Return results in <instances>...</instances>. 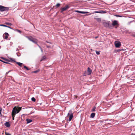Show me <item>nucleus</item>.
<instances>
[{"label": "nucleus", "instance_id": "4468645a", "mask_svg": "<svg viewBox=\"0 0 135 135\" xmlns=\"http://www.w3.org/2000/svg\"><path fill=\"white\" fill-rule=\"evenodd\" d=\"M94 18L98 22H100L101 21V19L100 18H96L95 17Z\"/></svg>", "mask_w": 135, "mask_h": 135}, {"label": "nucleus", "instance_id": "f3484780", "mask_svg": "<svg viewBox=\"0 0 135 135\" xmlns=\"http://www.w3.org/2000/svg\"><path fill=\"white\" fill-rule=\"evenodd\" d=\"M96 108V106H94L91 110L92 112H95V111Z\"/></svg>", "mask_w": 135, "mask_h": 135}, {"label": "nucleus", "instance_id": "6ab92c4d", "mask_svg": "<svg viewBox=\"0 0 135 135\" xmlns=\"http://www.w3.org/2000/svg\"><path fill=\"white\" fill-rule=\"evenodd\" d=\"M46 56H44L42 57L40 61H42V60H43L45 59H46Z\"/></svg>", "mask_w": 135, "mask_h": 135}, {"label": "nucleus", "instance_id": "412c9836", "mask_svg": "<svg viewBox=\"0 0 135 135\" xmlns=\"http://www.w3.org/2000/svg\"><path fill=\"white\" fill-rule=\"evenodd\" d=\"M5 24L7 25H11L12 24L11 23H8V22H6L5 23Z\"/></svg>", "mask_w": 135, "mask_h": 135}, {"label": "nucleus", "instance_id": "4c0bfd02", "mask_svg": "<svg viewBox=\"0 0 135 135\" xmlns=\"http://www.w3.org/2000/svg\"><path fill=\"white\" fill-rule=\"evenodd\" d=\"M47 47H48V48H49V46H47Z\"/></svg>", "mask_w": 135, "mask_h": 135}, {"label": "nucleus", "instance_id": "ddd939ff", "mask_svg": "<svg viewBox=\"0 0 135 135\" xmlns=\"http://www.w3.org/2000/svg\"><path fill=\"white\" fill-rule=\"evenodd\" d=\"M16 63L20 67H22V66H23V64L22 63L20 62H16Z\"/></svg>", "mask_w": 135, "mask_h": 135}, {"label": "nucleus", "instance_id": "0eeeda50", "mask_svg": "<svg viewBox=\"0 0 135 135\" xmlns=\"http://www.w3.org/2000/svg\"><path fill=\"white\" fill-rule=\"evenodd\" d=\"M68 115L69 117V120L70 121L71 120L73 117V114L72 113L71 114L68 113Z\"/></svg>", "mask_w": 135, "mask_h": 135}, {"label": "nucleus", "instance_id": "473e14b6", "mask_svg": "<svg viewBox=\"0 0 135 135\" xmlns=\"http://www.w3.org/2000/svg\"><path fill=\"white\" fill-rule=\"evenodd\" d=\"M6 135H10V134L8 133H7L6 132H5Z\"/></svg>", "mask_w": 135, "mask_h": 135}, {"label": "nucleus", "instance_id": "c756f323", "mask_svg": "<svg viewBox=\"0 0 135 135\" xmlns=\"http://www.w3.org/2000/svg\"><path fill=\"white\" fill-rule=\"evenodd\" d=\"M2 110V108L1 107H0V114L1 115H2L1 112Z\"/></svg>", "mask_w": 135, "mask_h": 135}, {"label": "nucleus", "instance_id": "cd10ccee", "mask_svg": "<svg viewBox=\"0 0 135 135\" xmlns=\"http://www.w3.org/2000/svg\"><path fill=\"white\" fill-rule=\"evenodd\" d=\"M60 6V4H59V3H57V4H56V6L57 7H59Z\"/></svg>", "mask_w": 135, "mask_h": 135}, {"label": "nucleus", "instance_id": "7ed1b4c3", "mask_svg": "<svg viewBox=\"0 0 135 135\" xmlns=\"http://www.w3.org/2000/svg\"><path fill=\"white\" fill-rule=\"evenodd\" d=\"M115 46L117 48H119L121 45V44L120 42L115 41Z\"/></svg>", "mask_w": 135, "mask_h": 135}, {"label": "nucleus", "instance_id": "c9c22d12", "mask_svg": "<svg viewBox=\"0 0 135 135\" xmlns=\"http://www.w3.org/2000/svg\"><path fill=\"white\" fill-rule=\"evenodd\" d=\"M38 72L37 71H34V72H33V73H37V72Z\"/></svg>", "mask_w": 135, "mask_h": 135}, {"label": "nucleus", "instance_id": "c85d7f7f", "mask_svg": "<svg viewBox=\"0 0 135 135\" xmlns=\"http://www.w3.org/2000/svg\"><path fill=\"white\" fill-rule=\"evenodd\" d=\"M132 36L135 37V33H133L131 35Z\"/></svg>", "mask_w": 135, "mask_h": 135}, {"label": "nucleus", "instance_id": "2f4dec72", "mask_svg": "<svg viewBox=\"0 0 135 135\" xmlns=\"http://www.w3.org/2000/svg\"><path fill=\"white\" fill-rule=\"evenodd\" d=\"M75 12H78V13H81V11H76Z\"/></svg>", "mask_w": 135, "mask_h": 135}, {"label": "nucleus", "instance_id": "423d86ee", "mask_svg": "<svg viewBox=\"0 0 135 135\" xmlns=\"http://www.w3.org/2000/svg\"><path fill=\"white\" fill-rule=\"evenodd\" d=\"M69 8V5H67L65 7L63 8H62L61 9V12L62 13L64 11L66 10Z\"/></svg>", "mask_w": 135, "mask_h": 135}, {"label": "nucleus", "instance_id": "5701e85b", "mask_svg": "<svg viewBox=\"0 0 135 135\" xmlns=\"http://www.w3.org/2000/svg\"><path fill=\"white\" fill-rule=\"evenodd\" d=\"M12 119L13 120H14V117L15 116V115L14 114H12Z\"/></svg>", "mask_w": 135, "mask_h": 135}, {"label": "nucleus", "instance_id": "7c9ffc66", "mask_svg": "<svg viewBox=\"0 0 135 135\" xmlns=\"http://www.w3.org/2000/svg\"><path fill=\"white\" fill-rule=\"evenodd\" d=\"M0 61H2V62H3L4 63H6V64H7V63H8V62H6L5 61H3L2 60H0Z\"/></svg>", "mask_w": 135, "mask_h": 135}, {"label": "nucleus", "instance_id": "6e6552de", "mask_svg": "<svg viewBox=\"0 0 135 135\" xmlns=\"http://www.w3.org/2000/svg\"><path fill=\"white\" fill-rule=\"evenodd\" d=\"M9 34L7 32L5 33L3 35V37L4 39H7Z\"/></svg>", "mask_w": 135, "mask_h": 135}, {"label": "nucleus", "instance_id": "e433bc0d", "mask_svg": "<svg viewBox=\"0 0 135 135\" xmlns=\"http://www.w3.org/2000/svg\"><path fill=\"white\" fill-rule=\"evenodd\" d=\"M98 37V36H96L95 37V38L96 39Z\"/></svg>", "mask_w": 135, "mask_h": 135}, {"label": "nucleus", "instance_id": "ea45409f", "mask_svg": "<svg viewBox=\"0 0 135 135\" xmlns=\"http://www.w3.org/2000/svg\"><path fill=\"white\" fill-rule=\"evenodd\" d=\"M8 72H7V73H8Z\"/></svg>", "mask_w": 135, "mask_h": 135}, {"label": "nucleus", "instance_id": "bb28decb", "mask_svg": "<svg viewBox=\"0 0 135 135\" xmlns=\"http://www.w3.org/2000/svg\"><path fill=\"white\" fill-rule=\"evenodd\" d=\"M99 52L100 51H95L96 54L98 55H99L100 54V53Z\"/></svg>", "mask_w": 135, "mask_h": 135}, {"label": "nucleus", "instance_id": "a211bd4d", "mask_svg": "<svg viewBox=\"0 0 135 135\" xmlns=\"http://www.w3.org/2000/svg\"><path fill=\"white\" fill-rule=\"evenodd\" d=\"M2 59L5 61H9V60L6 59L2 57L1 58Z\"/></svg>", "mask_w": 135, "mask_h": 135}, {"label": "nucleus", "instance_id": "f8f14e48", "mask_svg": "<svg viewBox=\"0 0 135 135\" xmlns=\"http://www.w3.org/2000/svg\"><path fill=\"white\" fill-rule=\"evenodd\" d=\"M26 120L27 121V123H29L32 122V120L30 119H26Z\"/></svg>", "mask_w": 135, "mask_h": 135}, {"label": "nucleus", "instance_id": "58836bf2", "mask_svg": "<svg viewBox=\"0 0 135 135\" xmlns=\"http://www.w3.org/2000/svg\"><path fill=\"white\" fill-rule=\"evenodd\" d=\"M75 96V97H76H76H77V96Z\"/></svg>", "mask_w": 135, "mask_h": 135}, {"label": "nucleus", "instance_id": "aec40b11", "mask_svg": "<svg viewBox=\"0 0 135 135\" xmlns=\"http://www.w3.org/2000/svg\"><path fill=\"white\" fill-rule=\"evenodd\" d=\"M24 68L25 69H26L27 70H30V69H29L28 67H27L26 66H24Z\"/></svg>", "mask_w": 135, "mask_h": 135}, {"label": "nucleus", "instance_id": "2eb2a0df", "mask_svg": "<svg viewBox=\"0 0 135 135\" xmlns=\"http://www.w3.org/2000/svg\"><path fill=\"white\" fill-rule=\"evenodd\" d=\"M95 113H92L91 114L90 117L92 118H93L95 115Z\"/></svg>", "mask_w": 135, "mask_h": 135}, {"label": "nucleus", "instance_id": "1a4fd4ad", "mask_svg": "<svg viewBox=\"0 0 135 135\" xmlns=\"http://www.w3.org/2000/svg\"><path fill=\"white\" fill-rule=\"evenodd\" d=\"M86 72L87 73V74H88V75H89L91 74L92 71L89 68H88L87 71Z\"/></svg>", "mask_w": 135, "mask_h": 135}, {"label": "nucleus", "instance_id": "9d476101", "mask_svg": "<svg viewBox=\"0 0 135 135\" xmlns=\"http://www.w3.org/2000/svg\"><path fill=\"white\" fill-rule=\"evenodd\" d=\"M95 13H106V12L105 11H95Z\"/></svg>", "mask_w": 135, "mask_h": 135}, {"label": "nucleus", "instance_id": "393cba45", "mask_svg": "<svg viewBox=\"0 0 135 135\" xmlns=\"http://www.w3.org/2000/svg\"><path fill=\"white\" fill-rule=\"evenodd\" d=\"M15 30L17 32H19L20 33H21V31L20 30H19L18 29H16Z\"/></svg>", "mask_w": 135, "mask_h": 135}, {"label": "nucleus", "instance_id": "20e7f679", "mask_svg": "<svg viewBox=\"0 0 135 135\" xmlns=\"http://www.w3.org/2000/svg\"><path fill=\"white\" fill-rule=\"evenodd\" d=\"M8 8L2 6H0V11H3L8 10Z\"/></svg>", "mask_w": 135, "mask_h": 135}, {"label": "nucleus", "instance_id": "a878e982", "mask_svg": "<svg viewBox=\"0 0 135 135\" xmlns=\"http://www.w3.org/2000/svg\"><path fill=\"white\" fill-rule=\"evenodd\" d=\"M108 27H109L110 28H111V27H112V25H111L109 24L108 23Z\"/></svg>", "mask_w": 135, "mask_h": 135}, {"label": "nucleus", "instance_id": "72a5a7b5", "mask_svg": "<svg viewBox=\"0 0 135 135\" xmlns=\"http://www.w3.org/2000/svg\"><path fill=\"white\" fill-rule=\"evenodd\" d=\"M86 13L85 12H84L81 11V13L84 14V13Z\"/></svg>", "mask_w": 135, "mask_h": 135}, {"label": "nucleus", "instance_id": "4be33fe9", "mask_svg": "<svg viewBox=\"0 0 135 135\" xmlns=\"http://www.w3.org/2000/svg\"><path fill=\"white\" fill-rule=\"evenodd\" d=\"M87 72L86 71H85L83 74V76H85L87 75H88L87 74Z\"/></svg>", "mask_w": 135, "mask_h": 135}, {"label": "nucleus", "instance_id": "f704fd0d", "mask_svg": "<svg viewBox=\"0 0 135 135\" xmlns=\"http://www.w3.org/2000/svg\"><path fill=\"white\" fill-rule=\"evenodd\" d=\"M11 60L12 61H14L13 60V59H12V58H11Z\"/></svg>", "mask_w": 135, "mask_h": 135}, {"label": "nucleus", "instance_id": "dca6fc26", "mask_svg": "<svg viewBox=\"0 0 135 135\" xmlns=\"http://www.w3.org/2000/svg\"><path fill=\"white\" fill-rule=\"evenodd\" d=\"M0 26L8 27L9 28H11L10 27L3 24L0 25Z\"/></svg>", "mask_w": 135, "mask_h": 135}, {"label": "nucleus", "instance_id": "f257e3e1", "mask_svg": "<svg viewBox=\"0 0 135 135\" xmlns=\"http://www.w3.org/2000/svg\"><path fill=\"white\" fill-rule=\"evenodd\" d=\"M22 108L20 107H17L15 106L14 107L13 109L12 114H14L15 115H16V114L18 113L20 110Z\"/></svg>", "mask_w": 135, "mask_h": 135}, {"label": "nucleus", "instance_id": "9b49d317", "mask_svg": "<svg viewBox=\"0 0 135 135\" xmlns=\"http://www.w3.org/2000/svg\"><path fill=\"white\" fill-rule=\"evenodd\" d=\"M4 125L6 127H9L10 126L9 123L8 122L5 123Z\"/></svg>", "mask_w": 135, "mask_h": 135}, {"label": "nucleus", "instance_id": "f03ea898", "mask_svg": "<svg viewBox=\"0 0 135 135\" xmlns=\"http://www.w3.org/2000/svg\"><path fill=\"white\" fill-rule=\"evenodd\" d=\"M28 39L29 40L32 41L33 42L36 44L38 46L42 52V49L37 44V43L38 42V41L36 39L33 38L31 36L28 37Z\"/></svg>", "mask_w": 135, "mask_h": 135}, {"label": "nucleus", "instance_id": "b1692460", "mask_svg": "<svg viewBox=\"0 0 135 135\" xmlns=\"http://www.w3.org/2000/svg\"><path fill=\"white\" fill-rule=\"evenodd\" d=\"M31 100L33 102H35L36 101V99L34 97L32 98Z\"/></svg>", "mask_w": 135, "mask_h": 135}, {"label": "nucleus", "instance_id": "39448f33", "mask_svg": "<svg viewBox=\"0 0 135 135\" xmlns=\"http://www.w3.org/2000/svg\"><path fill=\"white\" fill-rule=\"evenodd\" d=\"M112 25L113 27H114L115 26H118V21L116 20L113 21L112 22Z\"/></svg>", "mask_w": 135, "mask_h": 135}]
</instances>
